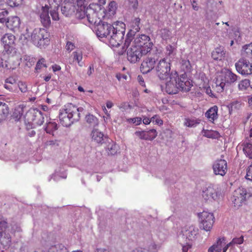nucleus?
<instances>
[{"label": "nucleus", "mask_w": 252, "mask_h": 252, "mask_svg": "<svg viewBox=\"0 0 252 252\" xmlns=\"http://www.w3.org/2000/svg\"><path fill=\"white\" fill-rule=\"evenodd\" d=\"M125 24L123 22L117 21L112 25L101 21L94 27L97 36L102 38L109 36L110 44L118 47L122 43L125 32Z\"/></svg>", "instance_id": "obj_1"}, {"label": "nucleus", "mask_w": 252, "mask_h": 252, "mask_svg": "<svg viewBox=\"0 0 252 252\" xmlns=\"http://www.w3.org/2000/svg\"><path fill=\"white\" fill-rule=\"evenodd\" d=\"M237 78V75L228 69L219 73L217 75L215 82L217 92H223L226 84H231L235 82Z\"/></svg>", "instance_id": "obj_2"}, {"label": "nucleus", "mask_w": 252, "mask_h": 252, "mask_svg": "<svg viewBox=\"0 0 252 252\" xmlns=\"http://www.w3.org/2000/svg\"><path fill=\"white\" fill-rule=\"evenodd\" d=\"M50 33L45 29H35L31 35L32 43L40 48L45 47L50 43Z\"/></svg>", "instance_id": "obj_3"}, {"label": "nucleus", "mask_w": 252, "mask_h": 252, "mask_svg": "<svg viewBox=\"0 0 252 252\" xmlns=\"http://www.w3.org/2000/svg\"><path fill=\"white\" fill-rule=\"evenodd\" d=\"M87 10L85 15L89 22L94 27L102 21L101 18L105 17L104 9L101 8L99 4H90Z\"/></svg>", "instance_id": "obj_4"}, {"label": "nucleus", "mask_w": 252, "mask_h": 252, "mask_svg": "<svg viewBox=\"0 0 252 252\" xmlns=\"http://www.w3.org/2000/svg\"><path fill=\"white\" fill-rule=\"evenodd\" d=\"M131 46L135 48H137L143 54L147 55L149 52H151L153 46V43L149 36L141 34L134 38Z\"/></svg>", "instance_id": "obj_5"}, {"label": "nucleus", "mask_w": 252, "mask_h": 252, "mask_svg": "<svg viewBox=\"0 0 252 252\" xmlns=\"http://www.w3.org/2000/svg\"><path fill=\"white\" fill-rule=\"evenodd\" d=\"M202 196L206 202L212 203L220 199L221 193L218 188L211 184L202 190Z\"/></svg>", "instance_id": "obj_6"}, {"label": "nucleus", "mask_w": 252, "mask_h": 252, "mask_svg": "<svg viewBox=\"0 0 252 252\" xmlns=\"http://www.w3.org/2000/svg\"><path fill=\"white\" fill-rule=\"evenodd\" d=\"M171 63L165 58L159 61L156 65V74L160 80L166 79L170 76Z\"/></svg>", "instance_id": "obj_7"}, {"label": "nucleus", "mask_w": 252, "mask_h": 252, "mask_svg": "<svg viewBox=\"0 0 252 252\" xmlns=\"http://www.w3.org/2000/svg\"><path fill=\"white\" fill-rule=\"evenodd\" d=\"M252 196V192H248L246 189L241 187L234 191L231 199L235 207H239L242 206L247 197Z\"/></svg>", "instance_id": "obj_8"}, {"label": "nucleus", "mask_w": 252, "mask_h": 252, "mask_svg": "<svg viewBox=\"0 0 252 252\" xmlns=\"http://www.w3.org/2000/svg\"><path fill=\"white\" fill-rule=\"evenodd\" d=\"M178 74L176 71L172 72L169 76V80L166 83L165 90L169 94H176L179 90L178 84Z\"/></svg>", "instance_id": "obj_9"}, {"label": "nucleus", "mask_w": 252, "mask_h": 252, "mask_svg": "<svg viewBox=\"0 0 252 252\" xmlns=\"http://www.w3.org/2000/svg\"><path fill=\"white\" fill-rule=\"evenodd\" d=\"M212 169L215 175L223 177L228 171L227 161L223 159H218L213 163Z\"/></svg>", "instance_id": "obj_10"}, {"label": "nucleus", "mask_w": 252, "mask_h": 252, "mask_svg": "<svg viewBox=\"0 0 252 252\" xmlns=\"http://www.w3.org/2000/svg\"><path fill=\"white\" fill-rule=\"evenodd\" d=\"M147 56L142 62L140 66V70L143 74H146L155 68L156 61L155 56L151 55V52L148 53Z\"/></svg>", "instance_id": "obj_11"}, {"label": "nucleus", "mask_w": 252, "mask_h": 252, "mask_svg": "<svg viewBox=\"0 0 252 252\" xmlns=\"http://www.w3.org/2000/svg\"><path fill=\"white\" fill-rule=\"evenodd\" d=\"M237 71L242 75H250L252 74V63L244 59H240L236 63Z\"/></svg>", "instance_id": "obj_12"}, {"label": "nucleus", "mask_w": 252, "mask_h": 252, "mask_svg": "<svg viewBox=\"0 0 252 252\" xmlns=\"http://www.w3.org/2000/svg\"><path fill=\"white\" fill-rule=\"evenodd\" d=\"M198 215L201 219V224L203 229L206 231H210L212 229L214 222L215 218L213 214L203 211Z\"/></svg>", "instance_id": "obj_13"}, {"label": "nucleus", "mask_w": 252, "mask_h": 252, "mask_svg": "<svg viewBox=\"0 0 252 252\" xmlns=\"http://www.w3.org/2000/svg\"><path fill=\"white\" fill-rule=\"evenodd\" d=\"M16 37L11 33H5L1 38V41L4 50L11 53L15 49Z\"/></svg>", "instance_id": "obj_14"}, {"label": "nucleus", "mask_w": 252, "mask_h": 252, "mask_svg": "<svg viewBox=\"0 0 252 252\" xmlns=\"http://www.w3.org/2000/svg\"><path fill=\"white\" fill-rule=\"evenodd\" d=\"M178 84L179 90L185 92H189L192 86V81L187 77L186 73L178 75Z\"/></svg>", "instance_id": "obj_15"}, {"label": "nucleus", "mask_w": 252, "mask_h": 252, "mask_svg": "<svg viewBox=\"0 0 252 252\" xmlns=\"http://www.w3.org/2000/svg\"><path fill=\"white\" fill-rule=\"evenodd\" d=\"M63 109L69 115H72L73 120H76L78 121L80 118L79 112L82 111L83 109L82 107L77 108L72 103H67L64 105V108Z\"/></svg>", "instance_id": "obj_16"}, {"label": "nucleus", "mask_w": 252, "mask_h": 252, "mask_svg": "<svg viewBox=\"0 0 252 252\" xmlns=\"http://www.w3.org/2000/svg\"><path fill=\"white\" fill-rule=\"evenodd\" d=\"M127 60L132 63H135L139 61L143 55H146L145 54H143L142 52L135 48L132 46L130 49L127 51Z\"/></svg>", "instance_id": "obj_17"}, {"label": "nucleus", "mask_w": 252, "mask_h": 252, "mask_svg": "<svg viewBox=\"0 0 252 252\" xmlns=\"http://www.w3.org/2000/svg\"><path fill=\"white\" fill-rule=\"evenodd\" d=\"M135 134L141 139L153 140L157 136L158 132L155 129H151L148 131H136Z\"/></svg>", "instance_id": "obj_18"}, {"label": "nucleus", "mask_w": 252, "mask_h": 252, "mask_svg": "<svg viewBox=\"0 0 252 252\" xmlns=\"http://www.w3.org/2000/svg\"><path fill=\"white\" fill-rule=\"evenodd\" d=\"M49 6L46 5L45 6L42 7L41 10L39 12V17L41 23L45 28L49 27L51 25V20L49 15Z\"/></svg>", "instance_id": "obj_19"}, {"label": "nucleus", "mask_w": 252, "mask_h": 252, "mask_svg": "<svg viewBox=\"0 0 252 252\" xmlns=\"http://www.w3.org/2000/svg\"><path fill=\"white\" fill-rule=\"evenodd\" d=\"M59 118L61 124L65 127L70 126L74 122L77 121L73 119L72 115H69L63 109L60 110Z\"/></svg>", "instance_id": "obj_20"}, {"label": "nucleus", "mask_w": 252, "mask_h": 252, "mask_svg": "<svg viewBox=\"0 0 252 252\" xmlns=\"http://www.w3.org/2000/svg\"><path fill=\"white\" fill-rule=\"evenodd\" d=\"M7 227V222L5 220H0V241L2 245L5 246L9 245L11 242V238L9 236H7L6 237H3Z\"/></svg>", "instance_id": "obj_21"}, {"label": "nucleus", "mask_w": 252, "mask_h": 252, "mask_svg": "<svg viewBox=\"0 0 252 252\" xmlns=\"http://www.w3.org/2000/svg\"><path fill=\"white\" fill-rule=\"evenodd\" d=\"M226 51L224 47L219 46L215 48L212 52V57L217 61H223L225 59Z\"/></svg>", "instance_id": "obj_22"}, {"label": "nucleus", "mask_w": 252, "mask_h": 252, "mask_svg": "<svg viewBox=\"0 0 252 252\" xmlns=\"http://www.w3.org/2000/svg\"><path fill=\"white\" fill-rule=\"evenodd\" d=\"M29 113L32 115V121L34 125L41 126L44 123V117L41 111L33 109Z\"/></svg>", "instance_id": "obj_23"}, {"label": "nucleus", "mask_w": 252, "mask_h": 252, "mask_svg": "<svg viewBox=\"0 0 252 252\" xmlns=\"http://www.w3.org/2000/svg\"><path fill=\"white\" fill-rule=\"evenodd\" d=\"M218 106L214 105L207 111L205 115L210 122L213 123L218 118Z\"/></svg>", "instance_id": "obj_24"}, {"label": "nucleus", "mask_w": 252, "mask_h": 252, "mask_svg": "<svg viewBox=\"0 0 252 252\" xmlns=\"http://www.w3.org/2000/svg\"><path fill=\"white\" fill-rule=\"evenodd\" d=\"M224 237L219 238L216 242L208 250V252H221L223 246L225 244Z\"/></svg>", "instance_id": "obj_25"}, {"label": "nucleus", "mask_w": 252, "mask_h": 252, "mask_svg": "<svg viewBox=\"0 0 252 252\" xmlns=\"http://www.w3.org/2000/svg\"><path fill=\"white\" fill-rule=\"evenodd\" d=\"M88 3L86 0H78L76 2V9L78 13H80V16L83 18L89 7H87Z\"/></svg>", "instance_id": "obj_26"}, {"label": "nucleus", "mask_w": 252, "mask_h": 252, "mask_svg": "<svg viewBox=\"0 0 252 252\" xmlns=\"http://www.w3.org/2000/svg\"><path fill=\"white\" fill-rule=\"evenodd\" d=\"M20 25V19L18 16H11L8 18L6 22V27L11 30L19 28Z\"/></svg>", "instance_id": "obj_27"}, {"label": "nucleus", "mask_w": 252, "mask_h": 252, "mask_svg": "<svg viewBox=\"0 0 252 252\" xmlns=\"http://www.w3.org/2000/svg\"><path fill=\"white\" fill-rule=\"evenodd\" d=\"M4 88L10 92H16L17 83L16 80L13 77H9L5 81Z\"/></svg>", "instance_id": "obj_28"}, {"label": "nucleus", "mask_w": 252, "mask_h": 252, "mask_svg": "<svg viewBox=\"0 0 252 252\" xmlns=\"http://www.w3.org/2000/svg\"><path fill=\"white\" fill-rule=\"evenodd\" d=\"M117 9V4L116 1H111L108 6L107 10H104V15L105 17L110 18L116 14V10Z\"/></svg>", "instance_id": "obj_29"}, {"label": "nucleus", "mask_w": 252, "mask_h": 252, "mask_svg": "<svg viewBox=\"0 0 252 252\" xmlns=\"http://www.w3.org/2000/svg\"><path fill=\"white\" fill-rule=\"evenodd\" d=\"M92 140L97 143H102L104 140L103 133L97 129H94L91 133Z\"/></svg>", "instance_id": "obj_30"}, {"label": "nucleus", "mask_w": 252, "mask_h": 252, "mask_svg": "<svg viewBox=\"0 0 252 252\" xmlns=\"http://www.w3.org/2000/svg\"><path fill=\"white\" fill-rule=\"evenodd\" d=\"M61 11L65 16H69L74 12V6L71 3H66L62 7Z\"/></svg>", "instance_id": "obj_31"}, {"label": "nucleus", "mask_w": 252, "mask_h": 252, "mask_svg": "<svg viewBox=\"0 0 252 252\" xmlns=\"http://www.w3.org/2000/svg\"><path fill=\"white\" fill-rule=\"evenodd\" d=\"M9 107L7 104L0 101V119L1 121L5 120L9 114Z\"/></svg>", "instance_id": "obj_32"}, {"label": "nucleus", "mask_w": 252, "mask_h": 252, "mask_svg": "<svg viewBox=\"0 0 252 252\" xmlns=\"http://www.w3.org/2000/svg\"><path fill=\"white\" fill-rule=\"evenodd\" d=\"M158 35L163 40H167L171 38V32L168 28H162L158 30Z\"/></svg>", "instance_id": "obj_33"}, {"label": "nucleus", "mask_w": 252, "mask_h": 252, "mask_svg": "<svg viewBox=\"0 0 252 252\" xmlns=\"http://www.w3.org/2000/svg\"><path fill=\"white\" fill-rule=\"evenodd\" d=\"M243 55L245 58L252 61V42L243 47Z\"/></svg>", "instance_id": "obj_34"}, {"label": "nucleus", "mask_w": 252, "mask_h": 252, "mask_svg": "<svg viewBox=\"0 0 252 252\" xmlns=\"http://www.w3.org/2000/svg\"><path fill=\"white\" fill-rule=\"evenodd\" d=\"M197 234V231L193 227H190L189 229L187 230L184 234L189 241H193L195 240V236Z\"/></svg>", "instance_id": "obj_35"}, {"label": "nucleus", "mask_w": 252, "mask_h": 252, "mask_svg": "<svg viewBox=\"0 0 252 252\" xmlns=\"http://www.w3.org/2000/svg\"><path fill=\"white\" fill-rule=\"evenodd\" d=\"M200 122V120L197 119L185 118L184 122V125L187 127H195Z\"/></svg>", "instance_id": "obj_36"}, {"label": "nucleus", "mask_w": 252, "mask_h": 252, "mask_svg": "<svg viewBox=\"0 0 252 252\" xmlns=\"http://www.w3.org/2000/svg\"><path fill=\"white\" fill-rule=\"evenodd\" d=\"M72 56L73 60L76 61L79 66H82L84 64L83 62H82L83 59V54L81 51H74L72 53Z\"/></svg>", "instance_id": "obj_37"}, {"label": "nucleus", "mask_w": 252, "mask_h": 252, "mask_svg": "<svg viewBox=\"0 0 252 252\" xmlns=\"http://www.w3.org/2000/svg\"><path fill=\"white\" fill-rule=\"evenodd\" d=\"M48 252H69L67 249L62 245L51 246Z\"/></svg>", "instance_id": "obj_38"}, {"label": "nucleus", "mask_w": 252, "mask_h": 252, "mask_svg": "<svg viewBox=\"0 0 252 252\" xmlns=\"http://www.w3.org/2000/svg\"><path fill=\"white\" fill-rule=\"evenodd\" d=\"M87 122L90 124V126L95 127L98 125V120L96 117L93 115H88L86 117Z\"/></svg>", "instance_id": "obj_39"}, {"label": "nucleus", "mask_w": 252, "mask_h": 252, "mask_svg": "<svg viewBox=\"0 0 252 252\" xmlns=\"http://www.w3.org/2000/svg\"><path fill=\"white\" fill-rule=\"evenodd\" d=\"M57 129L58 126L55 122H49L47 124L45 129L47 133L52 134L53 135L54 131L56 130Z\"/></svg>", "instance_id": "obj_40"}, {"label": "nucleus", "mask_w": 252, "mask_h": 252, "mask_svg": "<svg viewBox=\"0 0 252 252\" xmlns=\"http://www.w3.org/2000/svg\"><path fill=\"white\" fill-rule=\"evenodd\" d=\"M243 151L247 157L252 159V144L250 143L245 144Z\"/></svg>", "instance_id": "obj_41"}, {"label": "nucleus", "mask_w": 252, "mask_h": 252, "mask_svg": "<svg viewBox=\"0 0 252 252\" xmlns=\"http://www.w3.org/2000/svg\"><path fill=\"white\" fill-rule=\"evenodd\" d=\"M133 39V37L132 35L131 34L127 33L125 39L123 48L126 49L129 47H130L132 45V42L133 41H132Z\"/></svg>", "instance_id": "obj_42"}, {"label": "nucleus", "mask_w": 252, "mask_h": 252, "mask_svg": "<svg viewBox=\"0 0 252 252\" xmlns=\"http://www.w3.org/2000/svg\"><path fill=\"white\" fill-rule=\"evenodd\" d=\"M24 60L26 62V65L29 67L32 65L35 62V59L32 57L26 55L23 57Z\"/></svg>", "instance_id": "obj_43"}, {"label": "nucleus", "mask_w": 252, "mask_h": 252, "mask_svg": "<svg viewBox=\"0 0 252 252\" xmlns=\"http://www.w3.org/2000/svg\"><path fill=\"white\" fill-rule=\"evenodd\" d=\"M250 86V81L249 79L242 80L239 84L238 87L240 90H246Z\"/></svg>", "instance_id": "obj_44"}, {"label": "nucleus", "mask_w": 252, "mask_h": 252, "mask_svg": "<svg viewBox=\"0 0 252 252\" xmlns=\"http://www.w3.org/2000/svg\"><path fill=\"white\" fill-rule=\"evenodd\" d=\"M118 146L115 143L109 144L108 146V154L114 155L117 153Z\"/></svg>", "instance_id": "obj_45"}, {"label": "nucleus", "mask_w": 252, "mask_h": 252, "mask_svg": "<svg viewBox=\"0 0 252 252\" xmlns=\"http://www.w3.org/2000/svg\"><path fill=\"white\" fill-rule=\"evenodd\" d=\"M23 0H6L7 4L12 7H18L22 4Z\"/></svg>", "instance_id": "obj_46"}, {"label": "nucleus", "mask_w": 252, "mask_h": 252, "mask_svg": "<svg viewBox=\"0 0 252 252\" xmlns=\"http://www.w3.org/2000/svg\"><path fill=\"white\" fill-rule=\"evenodd\" d=\"M48 1L50 8L52 9L59 8L63 0H48Z\"/></svg>", "instance_id": "obj_47"}, {"label": "nucleus", "mask_w": 252, "mask_h": 252, "mask_svg": "<svg viewBox=\"0 0 252 252\" xmlns=\"http://www.w3.org/2000/svg\"><path fill=\"white\" fill-rule=\"evenodd\" d=\"M204 135L208 138H214L219 133L217 131L209 130H204Z\"/></svg>", "instance_id": "obj_48"}, {"label": "nucleus", "mask_w": 252, "mask_h": 252, "mask_svg": "<svg viewBox=\"0 0 252 252\" xmlns=\"http://www.w3.org/2000/svg\"><path fill=\"white\" fill-rule=\"evenodd\" d=\"M8 12L6 10H4L0 12V22L1 23H4L6 22L8 18Z\"/></svg>", "instance_id": "obj_49"}, {"label": "nucleus", "mask_w": 252, "mask_h": 252, "mask_svg": "<svg viewBox=\"0 0 252 252\" xmlns=\"http://www.w3.org/2000/svg\"><path fill=\"white\" fill-rule=\"evenodd\" d=\"M152 122L154 124L158 125L159 126L163 125L162 120L160 118L159 116L158 115H155L153 116L152 117Z\"/></svg>", "instance_id": "obj_50"}, {"label": "nucleus", "mask_w": 252, "mask_h": 252, "mask_svg": "<svg viewBox=\"0 0 252 252\" xmlns=\"http://www.w3.org/2000/svg\"><path fill=\"white\" fill-rule=\"evenodd\" d=\"M59 8H53L50 10V14L52 18L54 21H58L59 20V13L58 12Z\"/></svg>", "instance_id": "obj_51"}, {"label": "nucleus", "mask_w": 252, "mask_h": 252, "mask_svg": "<svg viewBox=\"0 0 252 252\" xmlns=\"http://www.w3.org/2000/svg\"><path fill=\"white\" fill-rule=\"evenodd\" d=\"M140 19L139 18H135L132 22V28L136 32H138L140 30L139 24Z\"/></svg>", "instance_id": "obj_52"}, {"label": "nucleus", "mask_w": 252, "mask_h": 252, "mask_svg": "<svg viewBox=\"0 0 252 252\" xmlns=\"http://www.w3.org/2000/svg\"><path fill=\"white\" fill-rule=\"evenodd\" d=\"M22 93H26L28 91V87L26 83L22 81H19L17 84V87Z\"/></svg>", "instance_id": "obj_53"}, {"label": "nucleus", "mask_w": 252, "mask_h": 252, "mask_svg": "<svg viewBox=\"0 0 252 252\" xmlns=\"http://www.w3.org/2000/svg\"><path fill=\"white\" fill-rule=\"evenodd\" d=\"M128 123L135 124L136 126L140 125L142 123V118L140 117H135L133 118H129L127 120Z\"/></svg>", "instance_id": "obj_54"}, {"label": "nucleus", "mask_w": 252, "mask_h": 252, "mask_svg": "<svg viewBox=\"0 0 252 252\" xmlns=\"http://www.w3.org/2000/svg\"><path fill=\"white\" fill-rule=\"evenodd\" d=\"M45 60L43 58H41V59L39 60L37 62L36 65L35 69L36 70L40 69L43 67H46V65L45 64Z\"/></svg>", "instance_id": "obj_55"}, {"label": "nucleus", "mask_w": 252, "mask_h": 252, "mask_svg": "<svg viewBox=\"0 0 252 252\" xmlns=\"http://www.w3.org/2000/svg\"><path fill=\"white\" fill-rule=\"evenodd\" d=\"M246 179L252 181V162L251 164L247 169Z\"/></svg>", "instance_id": "obj_56"}, {"label": "nucleus", "mask_w": 252, "mask_h": 252, "mask_svg": "<svg viewBox=\"0 0 252 252\" xmlns=\"http://www.w3.org/2000/svg\"><path fill=\"white\" fill-rule=\"evenodd\" d=\"M65 48L68 52H70L75 48V45L71 41H68L66 43Z\"/></svg>", "instance_id": "obj_57"}, {"label": "nucleus", "mask_w": 252, "mask_h": 252, "mask_svg": "<svg viewBox=\"0 0 252 252\" xmlns=\"http://www.w3.org/2000/svg\"><path fill=\"white\" fill-rule=\"evenodd\" d=\"M244 242V237L243 236H241V237L239 238H234L232 240V243H233L234 245L235 244H241Z\"/></svg>", "instance_id": "obj_58"}, {"label": "nucleus", "mask_w": 252, "mask_h": 252, "mask_svg": "<svg viewBox=\"0 0 252 252\" xmlns=\"http://www.w3.org/2000/svg\"><path fill=\"white\" fill-rule=\"evenodd\" d=\"M166 50L167 52V54L168 55H171L174 51L175 50V48L171 45H168L166 47Z\"/></svg>", "instance_id": "obj_59"}, {"label": "nucleus", "mask_w": 252, "mask_h": 252, "mask_svg": "<svg viewBox=\"0 0 252 252\" xmlns=\"http://www.w3.org/2000/svg\"><path fill=\"white\" fill-rule=\"evenodd\" d=\"M137 79H138L139 83L140 84V85H141L142 86L144 87H146V85L144 82V79L142 76L138 75L137 77Z\"/></svg>", "instance_id": "obj_60"}, {"label": "nucleus", "mask_w": 252, "mask_h": 252, "mask_svg": "<svg viewBox=\"0 0 252 252\" xmlns=\"http://www.w3.org/2000/svg\"><path fill=\"white\" fill-rule=\"evenodd\" d=\"M94 66L93 64H92L89 67V68H88V70L87 71V74L89 76H91L92 74V73L94 72Z\"/></svg>", "instance_id": "obj_61"}, {"label": "nucleus", "mask_w": 252, "mask_h": 252, "mask_svg": "<svg viewBox=\"0 0 252 252\" xmlns=\"http://www.w3.org/2000/svg\"><path fill=\"white\" fill-rule=\"evenodd\" d=\"M191 245L188 244L185 246H183L182 248V252H188V250L190 249Z\"/></svg>", "instance_id": "obj_62"}, {"label": "nucleus", "mask_w": 252, "mask_h": 252, "mask_svg": "<svg viewBox=\"0 0 252 252\" xmlns=\"http://www.w3.org/2000/svg\"><path fill=\"white\" fill-rule=\"evenodd\" d=\"M102 110L104 113L106 115V119H110V114L109 112L108 111L107 109L106 108L105 106H102Z\"/></svg>", "instance_id": "obj_63"}, {"label": "nucleus", "mask_w": 252, "mask_h": 252, "mask_svg": "<svg viewBox=\"0 0 252 252\" xmlns=\"http://www.w3.org/2000/svg\"><path fill=\"white\" fill-rule=\"evenodd\" d=\"M152 118L151 119H149L147 117H144L143 120V123L145 125H149L150 124L151 122H152Z\"/></svg>", "instance_id": "obj_64"}]
</instances>
